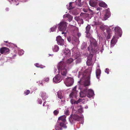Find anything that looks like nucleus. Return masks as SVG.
Wrapping results in <instances>:
<instances>
[{"label":"nucleus","mask_w":130,"mask_h":130,"mask_svg":"<svg viewBox=\"0 0 130 130\" xmlns=\"http://www.w3.org/2000/svg\"><path fill=\"white\" fill-rule=\"evenodd\" d=\"M72 39L71 37L70 36H69L67 37L68 40L70 42H71L72 40Z\"/></svg>","instance_id":"obj_39"},{"label":"nucleus","mask_w":130,"mask_h":130,"mask_svg":"<svg viewBox=\"0 0 130 130\" xmlns=\"http://www.w3.org/2000/svg\"><path fill=\"white\" fill-rule=\"evenodd\" d=\"M73 61V59L72 58H69L67 59V63L68 64H70Z\"/></svg>","instance_id":"obj_29"},{"label":"nucleus","mask_w":130,"mask_h":130,"mask_svg":"<svg viewBox=\"0 0 130 130\" xmlns=\"http://www.w3.org/2000/svg\"><path fill=\"white\" fill-rule=\"evenodd\" d=\"M38 103L39 104H41L42 103V100L41 99H38Z\"/></svg>","instance_id":"obj_42"},{"label":"nucleus","mask_w":130,"mask_h":130,"mask_svg":"<svg viewBox=\"0 0 130 130\" xmlns=\"http://www.w3.org/2000/svg\"><path fill=\"white\" fill-rule=\"evenodd\" d=\"M90 44L87 47V50L90 53V59H88L86 62L87 65H91L92 63V58L93 55L95 54L99 50L97 45V42L96 40L93 38H90Z\"/></svg>","instance_id":"obj_1"},{"label":"nucleus","mask_w":130,"mask_h":130,"mask_svg":"<svg viewBox=\"0 0 130 130\" xmlns=\"http://www.w3.org/2000/svg\"><path fill=\"white\" fill-rule=\"evenodd\" d=\"M81 35V34L80 33H77V36L78 37H80Z\"/></svg>","instance_id":"obj_48"},{"label":"nucleus","mask_w":130,"mask_h":130,"mask_svg":"<svg viewBox=\"0 0 130 130\" xmlns=\"http://www.w3.org/2000/svg\"><path fill=\"white\" fill-rule=\"evenodd\" d=\"M91 28V26L90 25H88L86 27V32H88L90 31V30Z\"/></svg>","instance_id":"obj_28"},{"label":"nucleus","mask_w":130,"mask_h":130,"mask_svg":"<svg viewBox=\"0 0 130 130\" xmlns=\"http://www.w3.org/2000/svg\"><path fill=\"white\" fill-rule=\"evenodd\" d=\"M117 41L116 38L114 36L111 41V46H113L115 44Z\"/></svg>","instance_id":"obj_17"},{"label":"nucleus","mask_w":130,"mask_h":130,"mask_svg":"<svg viewBox=\"0 0 130 130\" xmlns=\"http://www.w3.org/2000/svg\"><path fill=\"white\" fill-rule=\"evenodd\" d=\"M82 99H79L77 101H76V102L77 103V104L79 103H80V102H82Z\"/></svg>","instance_id":"obj_41"},{"label":"nucleus","mask_w":130,"mask_h":130,"mask_svg":"<svg viewBox=\"0 0 130 130\" xmlns=\"http://www.w3.org/2000/svg\"><path fill=\"white\" fill-rule=\"evenodd\" d=\"M66 117L65 116L63 115L59 117L58 119V120L60 123V125L64 128H67V126L65 124V122L66 121Z\"/></svg>","instance_id":"obj_4"},{"label":"nucleus","mask_w":130,"mask_h":130,"mask_svg":"<svg viewBox=\"0 0 130 130\" xmlns=\"http://www.w3.org/2000/svg\"><path fill=\"white\" fill-rule=\"evenodd\" d=\"M105 72L107 73V74H108L109 72V70L108 69L106 68L105 70Z\"/></svg>","instance_id":"obj_43"},{"label":"nucleus","mask_w":130,"mask_h":130,"mask_svg":"<svg viewBox=\"0 0 130 130\" xmlns=\"http://www.w3.org/2000/svg\"><path fill=\"white\" fill-rule=\"evenodd\" d=\"M61 94V91H59L57 93V96L60 99H61L63 98Z\"/></svg>","instance_id":"obj_27"},{"label":"nucleus","mask_w":130,"mask_h":130,"mask_svg":"<svg viewBox=\"0 0 130 130\" xmlns=\"http://www.w3.org/2000/svg\"><path fill=\"white\" fill-rule=\"evenodd\" d=\"M114 30L115 35L121 37V30L120 28L119 27H115Z\"/></svg>","instance_id":"obj_12"},{"label":"nucleus","mask_w":130,"mask_h":130,"mask_svg":"<svg viewBox=\"0 0 130 130\" xmlns=\"http://www.w3.org/2000/svg\"><path fill=\"white\" fill-rule=\"evenodd\" d=\"M71 103L72 104H77L76 101L72 99L70 101Z\"/></svg>","instance_id":"obj_31"},{"label":"nucleus","mask_w":130,"mask_h":130,"mask_svg":"<svg viewBox=\"0 0 130 130\" xmlns=\"http://www.w3.org/2000/svg\"><path fill=\"white\" fill-rule=\"evenodd\" d=\"M98 0H91L89 2L91 6L94 7L97 4Z\"/></svg>","instance_id":"obj_16"},{"label":"nucleus","mask_w":130,"mask_h":130,"mask_svg":"<svg viewBox=\"0 0 130 130\" xmlns=\"http://www.w3.org/2000/svg\"><path fill=\"white\" fill-rule=\"evenodd\" d=\"M65 114L67 115H69V113L68 110L67 109L64 110Z\"/></svg>","instance_id":"obj_36"},{"label":"nucleus","mask_w":130,"mask_h":130,"mask_svg":"<svg viewBox=\"0 0 130 130\" xmlns=\"http://www.w3.org/2000/svg\"><path fill=\"white\" fill-rule=\"evenodd\" d=\"M30 93V91L29 90H27L24 91V93L25 95L29 94Z\"/></svg>","instance_id":"obj_32"},{"label":"nucleus","mask_w":130,"mask_h":130,"mask_svg":"<svg viewBox=\"0 0 130 130\" xmlns=\"http://www.w3.org/2000/svg\"><path fill=\"white\" fill-rule=\"evenodd\" d=\"M62 31V32H61V34H63L65 33V32H64L65 31Z\"/></svg>","instance_id":"obj_51"},{"label":"nucleus","mask_w":130,"mask_h":130,"mask_svg":"<svg viewBox=\"0 0 130 130\" xmlns=\"http://www.w3.org/2000/svg\"><path fill=\"white\" fill-rule=\"evenodd\" d=\"M81 23H82V24H83L84 21L82 19H81Z\"/></svg>","instance_id":"obj_49"},{"label":"nucleus","mask_w":130,"mask_h":130,"mask_svg":"<svg viewBox=\"0 0 130 130\" xmlns=\"http://www.w3.org/2000/svg\"><path fill=\"white\" fill-rule=\"evenodd\" d=\"M86 37L88 38L90 37V34L89 33V32H86Z\"/></svg>","instance_id":"obj_40"},{"label":"nucleus","mask_w":130,"mask_h":130,"mask_svg":"<svg viewBox=\"0 0 130 130\" xmlns=\"http://www.w3.org/2000/svg\"><path fill=\"white\" fill-rule=\"evenodd\" d=\"M35 66L37 67H40V66L39 64L38 63H36L35 64Z\"/></svg>","instance_id":"obj_44"},{"label":"nucleus","mask_w":130,"mask_h":130,"mask_svg":"<svg viewBox=\"0 0 130 130\" xmlns=\"http://www.w3.org/2000/svg\"><path fill=\"white\" fill-rule=\"evenodd\" d=\"M93 24L95 25H98L100 24V23L99 22L94 21L93 22Z\"/></svg>","instance_id":"obj_35"},{"label":"nucleus","mask_w":130,"mask_h":130,"mask_svg":"<svg viewBox=\"0 0 130 130\" xmlns=\"http://www.w3.org/2000/svg\"><path fill=\"white\" fill-rule=\"evenodd\" d=\"M59 112V111L57 110H55L53 112L54 113L55 115H57L58 113Z\"/></svg>","instance_id":"obj_38"},{"label":"nucleus","mask_w":130,"mask_h":130,"mask_svg":"<svg viewBox=\"0 0 130 130\" xmlns=\"http://www.w3.org/2000/svg\"><path fill=\"white\" fill-rule=\"evenodd\" d=\"M63 18H67L69 22H70L73 19V17L70 14H67L63 15Z\"/></svg>","instance_id":"obj_19"},{"label":"nucleus","mask_w":130,"mask_h":130,"mask_svg":"<svg viewBox=\"0 0 130 130\" xmlns=\"http://www.w3.org/2000/svg\"><path fill=\"white\" fill-rule=\"evenodd\" d=\"M87 71H85V72L83 73L82 78L79 82L81 85H83L85 87L89 86L90 84V72L87 73Z\"/></svg>","instance_id":"obj_2"},{"label":"nucleus","mask_w":130,"mask_h":130,"mask_svg":"<svg viewBox=\"0 0 130 130\" xmlns=\"http://www.w3.org/2000/svg\"><path fill=\"white\" fill-rule=\"evenodd\" d=\"M66 63L62 61H60L58 64V69L59 70L63 69H66Z\"/></svg>","instance_id":"obj_8"},{"label":"nucleus","mask_w":130,"mask_h":130,"mask_svg":"<svg viewBox=\"0 0 130 130\" xmlns=\"http://www.w3.org/2000/svg\"><path fill=\"white\" fill-rule=\"evenodd\" d=\"M64 54L66 55V56L68 57H70L71 56V52L69 50H65L64 52Z\"/></svg>","instance_id":"obj_18"},{"label":"nucleus","mask_w":130,"mask_h":130,"mask_svg":"<svg viewBox=\"0 0 130 130\" xmlns=\"http://www.w3.org/2000/svg\"><path fill=\"white\" fill-rule=\"evenodd\" d=\"M110 16V14L109 12L106 11V12L105 14L104 15L103 17L104 20H106L109 18Z\"/></svg>","instance_id":"obj_20"},{"label":"nucleus","mask_w":130,"mask_h":130,"mask_svg":"<svg viewBox=\"0 0 130 130\" xmlns=\"http://www.w3.org/2000/svg\"><path fill=\"white\" fill-rule=\"evenodd\" d=\"M79 55L78 54L77 56L75 57V58L76 59V64L80 63L81 61V58L80 57H79Z\"/></svg>","instance_id":"obj_22"},{"label":"nucleus","mask_w":130,"mask_h":130,"mask_svg":"<svg viewBox=\"0 0 130 130\" xmlns=\"http://www.w3.org/2000/svg\"><path fill=\"white\" fill-rule=\"evenodd\" d=\"M56 40L58 44L62 45L64 43V40L62 38L61 36H58L56 38Z\"/></svg>","instance_id":"obj_9"},{"label":"nucleus","mask_w":130,"mask_h":130,"mask_svg":"<svg viewBox=\"0 0 130 130\" xmlns=\"http://www.w3.org/2000/svg\"><path fill=\"white\" fill-rule=\"evenodd\" d=\"M46 102H45V101L44 103H43V106H47V105H45V103H46Z\"/></svg>","instance_id":"obj_47"},{"label":"nucleus","mask_w":130,"mask_h":130,"mask_svg":"<svg viewBox=\"0 0 130 130\" xmlns=\"http://www.w3.org/2000/svg\"><path fill=\"white\" fill-rule=\"evenodd\" d=\"M49 80V78L48 77H46L45 78V82H47Z\"/></svg>","instance_id":"obj_45"},{"label":"nucleus","mask_w":130,"mask_h":130,"mask_svg":"<svg viewBox=\"0 0 130 130\" xmlns=\"http://www.w3.org/2000/svg\"><path fill=\"white\" fill-rule=\"evenodd\" d=\"M74 109H73V112L74 111Z\"/></svg>","instance_id":"obj_53"},{"label":"nucleus","mask_w":130,"mask_h":130,"mask_svg":"<svg viewBox=\"0 0 130 130\" xmlns=\"http://www.w3.org/2000/svg\"><path fill=\"white\" fill-rule=\"evenodd\" d=\"M59 71H61V74L64 77L67 76V71L66 68L59 70Z\"/></svg>","instance_id":"obj_15"},{"label":"nucleus","mask_w":130,"mask_h":130,"mask_svg":"<svg viewBox=\"0 0 130 130\" xmlns=\"http://www.w3.org/2000/svg\"><path fill=\"white\" fill-rule=\"evenodd\" d=\"M99 6L101 7L107 8V5L104 2H100L99 4Z\"/></svg>","instance_id":"obj_25"},{"label":"nucleus","mask_w":130,"mask_h":130,"mask_svg":"<svg viewBox=\"0 0 130 130\" xmlns=\"http://www.w3.org/2000/svg\"><path fill=\"white\" fill-rule=\"evenodd\" d=\"M62 79V77L60 75L57 74L54 77L53 80L55 83H58L60 82Z\"/></svg>","instance_id":"obj_7"},{"label":"nucleus","mask_w":130,"mask_h":130,"mask_svg":"<svg viewBox=\"0 0 130 130\" xmlns=\"http://www.w3.org/2000/svg\"><path fill=\"white\" fill-rule=\"evenodd\" d=\"M87 96L89 98L92 97L94 94L93 91L90 89L87 90Z\"/></svg>","instance_id":"obj_13"},{"label":"nucleus","mask_w":130,"mask_h":130,"mask_svg":"<svg viewBox=\"0 0 130 130\" xmlns=\"http://www.w3.org/2000/svg\"><path fill=\"white\" fill-rule=\"evenodd\" d=\"M58 29L60 31H66L67 28V23L64 21L61 22L59 24Z\"/></svg>","instance_id":"obj_5"},{"label":"nucleus","mask_w":130,"mask_h":130,"mask_svg":"<svg viewBox=\"0 0 130 130\" xmlns=\"http://www.w3.org/2000/svg\"><path fill=\"white\" fill-rule=\"evenodd\" d=\"M41 96L43 100H45L46 99L48 98V96L46 93L44 92H42Z\"/></svg>","instance_id":"obj_21"},{"label":"nucleus","mask_w":130,"mask_h":130,"mask_svg":"<svg viewBox=\"0 0 130 130\" xmlns=\"http://www.w3.org/2000/svg\"><path fill=\"white\" fill-rule=\"evenodd\" d=\"M72 3L71 2H70L69 3V6L68 7V9H73V7H72Z\"/></svg>","instance_id":"obj_33"},{"label":"nucleus","mask_w":130,"mask_h":130,"mask_svg":"<svg viewBox=\"0 0 130 130\" xmlns=\"http://www.w3.org/2000/svg\"><path fill=\"white\" fill-rule=\"evenodd\" d=\"M85 88V89L84 90L82 91L79 93L80 96L81 97H84L87 95V88L86 89V87Z\"/></svg>","instance_id":"obj_14"},{"label":"nucleus","mask_w":130,"mask_h":130,"mask_svg":"<svg viewBox=\"0 0 130 130\" xmlns=\"http://www.w3.org/2000/svg\"><path fill=\"white\" fill-rule=\"evenodd\" d=\"M4 41V42H5L6 43H7L8 42L7 41Z\"/></svg>","instance_id":"obj_52"},{"label":"nucleus","mask_w":130,"mask_h":130,"mask_svg":"<svg viewBox=\"0 0 130 130\" xmlns=\"http://www.w3.org/2000/svg\"><path fill=\"white\" fill-rule=\"evenodd\" d=\"M77 112L79 113H82L83 112V110L82 108V107L78 109V111Z\"/></svg>","instance_id":"obj_34"},{"label":"nucleus","mask_w":130,"mask_h":130,"mask_svg":"<svg viewBox=\"0 0 130 130\" xmlns=\"http://www.w3.org/2000/svg\"><path fill=\"white\" fill-rule=\"evenodd\" d=\"M53 50L54 52H57L59 50V47L57 45H55L53 47Z\"/></svg>","instance_id":"obj_26"},{"label":"nucleus","mask_w":130,"mask_h":130,"mask_svg":"<svg viewBox=\"0 0 130 130\" xmlns=\"http://www.w3.org/2000/svg\"><path fill=\"white\" fill-rule=\"evenodd\" d=\"M76 88L75 87L73 90V91L69 95L70 98H76L77 96V91L76 90Z\"/></svg>","instance_id":"obj_11"},{"label":"nucleus","mask_w":130,"mask_h":130,"mask_svg":"<svg viewBox=\"0 0 130 130\" xmlns=\"http://www.w3.org/2000/svg\"><path fill=\"white\" fill-rule=\"evenodd\" d=\"M9 51V49L6 47H3L0 49V52L2 54H5L8 53Z\"/></svg>","instance_id":"obj_10"},{"label":"nucleus","mask_w":130,"mask_h":130,"mask_svg":"<svg viewBox=\"0 0 130 130\" xmlns=\"http://www.w3.org/2000/svg\"><path fill=\"white\" fill-rule=\"evenodd\" d=\"M9 10V8H6V10L7 11H8Z\"/></svg>","instance_id":"obj_50"},{"label":"nucleus","mask_w":130,"mask_h":130,"mask_svg":"<svg viewBox=\"0 0 130 130\" xmlns=\"http://www.w3.org/2000/svg\"><path fill=\"white\" fill-rule=\"evenodd\" d=\"M101 72V70L100 69H96V77L98 79H99V78Z\"/></svg>","instance_id":"obj_23"},{"label":"nucleus","mask_w":130,"mask_h":130,"mask_svg":"<svg viewBox=\"0 0 130 130\" xmlns=\"http://www.w3.org/2000/svg\"><path fill=\"white\" fill-rule=\"evenodd\" d=\"M81 119V117L76 114H72L69 118L70 122L71 123H73L76 121H78Z\"/></svg>","instance_id":"obj_3"},{"label":"nucleus","mask_w":130,"mask_h":130,"mask_svg":"<svg viewBox=\"0 0 130 130\" xmlns=\"http://www.w3.org/2000/svg\"><path fill=\"white\" fill-rule=\"evenodd\" d=\"M107 33L108 34V35L106 37L107 39H109L110 38L111 36V33L108 31H107Z\"/></svg>","instance_id":"obj_30"},{"label":"nucleus","mask_w":130,"mask_h":130,"mask_svg":"<svg viewBox=\"0 0 130 130\" xmlns=\"http://www.w3.org/2000/svg\"><path fill=\"white\" fill-rule=\"evenodd\" d=\"M62 126L60 125V123L58 124H56L55 126V129L56 130H62Z\"/></svg>","instance_id":"obj_24"},{"label":"nucleus","mask_w":130,"mask_h":130,"mask_svg":"<svg viewBox=\"0 0 130 130\" xmlns=\"http://www.w3.org/2000/svg\"><path fill=\"white\" fill-rule=\"evenodd\" d=\"M57 28V27L56 26H54L53 27H52L51 29V30L52 31H54Z\"/></svg>","instance_id":"obj_37"},{"label":"nucleus","mask_w":130,"mask_h":130,"mask_svg":"<svg viewBox=\"0 0 130 130\" xmlns=\"http://www.w3.org/2000/svg\"><path fill=\"white\" fill-rule=\"evenodd\" d=\"M64 83L66 86H70L72 85L73 84L74 80L72 78L68 77L65 79Z\"/></svg>","instance_id":"obj_6"},{"label":"nucleus","mask_w":130,"mask_h":130,"mask_svg":"<svg viewBox=\"0 0 130 130\" xmlns=\"http://www.w3.org/2000/svg\"><path fill=\"white\" fill-rule=\"evenodd\" d=\"M75 19L76 20L78 21L79 19V18L78 17H75Z\"/></svg>","instance_id":"obj_46"}]
</instances>
